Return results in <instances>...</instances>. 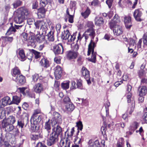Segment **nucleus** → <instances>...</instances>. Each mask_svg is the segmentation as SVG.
I'll return each instance as SVG.
<instances>
[{
  "label": "nucleus",
  "mask_w": 147,
  "mask_h": 147,
  "mask_svg": "<svg viewBox=\"0 0 147 147\" xmlns=\"http://www.w3.org/2000/svg\"><path fill=\"white\" fill-rule=\"evenodd\" d=\"M14 20L17 24H24V20L29 15V12L27 9L21 7L17 9L14 13Z\"/></svg>",
  "instance_id": "obj_1"
},
{
  "label": "nucleus",
  "mask_w": 147,
  "mask_h": 147,
  "mask_svg": "<svg viewBox=\"0 0 147 147\" xmlns=\"http://www.w3.org/2000/svg\"><path fill=\"white\" fill-rule=\"evenodd\" d=\"M120 22L119 17L115 14L113 17V19L109 23L110 28L113 30L114 34L117 36L119 35L123 32L122 27L120 25Z\"/></svg>",
  "instance_id": "obj_2"
},
{
  "label": "nucleus",
  "mask_w": 147,
  "mask_h": 147,
  "mask_svg": "<svg viewBox=\"0 0 147 147\" xmlns=\"http://www.w3.org/2000/svg\"><path fill=\"white\" fill-rule=\"evenodd\" d=\"M52 2V0H40V8L37 10L38 15H42L41 17H45L47 10L45 8L46 5L49 4H51Z\"/></svg>",
  "instance_id": "obj_3"
},
{
  "label": "nucleus",
  "mask_w": 147,
  "mask_h": 147,
  "mask_svg": "<svg viewBox=\"0 0 147 147\" xmlns=\"http://www.w3.org/2000/svg\"><path fill=\"white\" fill-rule=\"evenodd\" d=\"M59 136L52 132L50 134L49 140L47 142V145L49 146H50L55 144L58 140Z\"/></svg>",
  "instance_id": "obj_4"
},
{
  "label": "nucleus",
  "mask_w": 147,
  "mask_h": 147,
  "mask_svg": "<svg viewBox=\"0 0 147 147\" xmlns=\"http://www.w3.org/2000/svg\"><path fill=\"white\" fill-rule=\"evenodd\" d=\"M81 73L82 76L86 80L88 84V85H90L91 82L90 80L89 71L85 67H83L82 68Z\"/></svg>",
  "instance_id": "obj_5"
},
{
  "label": "nucleus",
  "mask_w": 147,
  "mask_h": 147,
  "mask_svg": "<svg viewBox=\"0 0 147 147\" xmlns=\"http://www.w3.org/2000/svg\"><path fill=\"white\" fill-rule=\"evenodd\" d=\"M53 51L55 55L62 54L63 52V49L61 44L59 43L54 46Z\"/></svg>",
  "instance_id": "obj_6"
},
{
  "label": "nucleus",
  "mask_w": 147,
  "mask_h": 147,
  "mask_svg": "<svg viewBox=\"0 0 147 147\" xmlns=\"http://www.w3.org/2000/svg\"><path fill=\"white\" fill-rule=\"evenodd\" d=\"M142 14L140 9H136L134 12L133 16L135 20L138 22H141L142 20L141 18Z\"/></svg>",
  "instance_id": "obj_7"
},
{
  "label": "nucleus",
  "mask_w": 147,
  "mask_h": 147,
  "mask_svg": "<svg viewBox=\"0 0 147 147\" xmlns=\"http://www.w3.org/2000/svg\"><path fill=\"white\" fill-rule=\"evenodd\" d=\"M2 123L3 127L7 131H11L14 129V126L13 125L10 124L9 122H5L4 119L3 120Z\"/></svg>",
  "instance_id": "obj_8"
},
{
  "label": "nucleus",
  "mask_w": 147,
  "mask_h": 147,
  "mask_svg": "<svg viewBox=\"0 0 147 147\" xmlns=\"http://www.w3.org/2000/svg\"><path fill=\"white\" fill-rule=\"evenodd\" d=\"M62 72V68L59 66H57L55 69L54 75L56 79H60L61 76Z\"/></svg>",
  "instance_id": "obj_9"
},
{
  "label": "nucleus",
  "mask_w": 147,
  "mask_h": 147,
  "mask_svg": "<svg viewBox=\"0 0 147 147\" xmlns=\"http://www.w3.org/2000/svg\"><path fill=\"white\" fill-rule=\"evenodd\" d=\"M52 132L59 136L62 134V128L60 126L56 124L52 129Z\"/></svg>",
  "instance_id": "obj_10"
},
{
  "label": "nucleus",
  "mask_w": 147,
  "mask_h": 147,
  "mask_svg": "<svg viewBox=\"0 0 147 147\" xmlns=\"http://www.w3.org/2000/svg\"><path fill=\"white\" fill-rule=\"evenodd\" d=\"M11 99L8 96H6L2 98L0 101V103L3 107H5L7 105H10Z\"/></svg>",
  "instance_id": "obj_11"
},
{
  "label": "nucleus",
  "mask_w": 147,
  "mask_h": 147,
  "mask_svg": "<svg viewBox=\"0 0 147 147\" xmlns=\"http://www.w3.org/2000/svg\"><path fill=\"white\" fill-rule=\"evenodd\" d=\"M34 92L36 93L40 94L43 91V87L42 84L40 83L36 84L33 87Z\"/></svg>",
  "instance_id": "obj_12"
},
{
  "label": "nucleus",
  "mask_w": 147,
  "mask_h": 147,
  "mask_svg": "<svg viewBox=\"0 0 147 147\" xmlns=\"http://www.w3.org/2000/svg\"><path fill=\"white\" fill-rule=\"evenodd\" d=\"M54 116L53 121L56 123H60L62 121V119L60 115L58 112H55L53 113Z\"/></svg>",
  "instance_id": "obj_13"
},
{
  "label": "nucleus",
  "mask_w": 147,
  "mask_h": 147,
  "mask_svg": "<svg viewBox=\"0 0 147 147\" xmlns=\"http://www.w3.org/2000/svg\"><path fill=\"white\" fill-rule=\"evenodd\" d=\"M94 26L93 22H88L87 24V26L89 28L86 31V32H90V35H93L95 33L93 27Z\"/></svg>",
  "instance_id": "obj_14"
},
{
  "label": "nucleus",
  "mask_w": 147,
  "mask_h": 147,
  "mask_svg": "<svg viewBox=\"0 0 147 147\" xmlns=\"http://www.w3.org/2000/svg\"><path fill=\"white\" fill-rule=\"evenodd\" d=\"M42 119V116L39 115H32L30 119L31 123L32 121H33V123L34 124H39Z\"/></svg>",
  "instance_id": "obj_15"
},
{
  "label": "nucleus",
  "mask_w": 147,
  "mask_h": 147,
  "mask_svg": "<svg viewBox=\"0 0 147 147\" xmlns=\"http://www.w3.org/2000/svg\"><path fill=\"white\" fill-rule=\"evenodd\" d=\"M124 18V22L125 27L127 29H130L132 26L131 21V17L129 16H125Z\"/></svg>",
  "instance_id": "obj_16"
},
{
  "label": "nucleus",
  "mask_w": 147,
  "mask_h": 147,
  "mask_svg": "<svg viewBox=\"0 0 147 147\" xmlns=\"http://www.w3.org/2000/svg\"><path fill=\"white\" fill-rule=\"evenodd\" d=\"M78 53L73 51H69L67 52V57L69 59H74L76 58Z\"/></svg>",
  "instance_id": "obj_17"
},
{
  "label": "nucleus",
  "mask_w": 147,
  "mask_h": 147,
  "mask_svg": "<svg viewBox=\"0 0 147 147\" xmlns=\"http://www.w3.org/2000/svg\"><path fill=\"white\" fill-rule=\"evenodd\" d=\"M96 47V45L95 43L93 42L92 40H91L88 46L87 54L88 56L90 55L91 52H92V53L93 49V51H94V48Z\"/></svg>",
  "instance_id": "obj_18"
},
{
  "label": "nucleus",
  "mask_w": 147,
  "mask_h": 147,
  "mask_svg": "<svg viewBox=\"0 0 147 147\" xmlns=\"http://www.w3.org/2000/svg\"><path fill=\"white\" fill-rule=\"evenodd\" d=\"M138 92L139 94L138 96H145L147 93V87L146 86L139 87Z\"/></svg>",
  "instance_id": "obj_19"
},
{
  "label": "nucleus",
  "mask_w": 147,
  "mask_h": 147,
  "mask_svg": "<svg viewBox=\"0 0 147 147\" xmlns=\"http://www.w3.org/2000/svg\"><path fill=\"white\" fill-rule=\"evenodd\" d=\"M28 122V119H20L18 121L17 125L19 127L22 128L23 127L24 125L26 127Z\"/></svg>",
  "instance_id": "obj_20"
},
{
  "label": "nucleus",
  "mask_w": 147,
  "mask_h": 147,
  "mask_svg": "<svg viewBox=\"0 0 147 147\" xmlns=\"http://www.w3.org/2000/svg\"><path fill=\"white\" fill-rule=\"evenodd\" d=\"M13 79L15 81L18 82L21 84H22L25 82V77L21 74Z\"/></svg>",
  "instance_id": "obj_21"
},
{
  "label": "nucleus",
  "mask_w": 147,
  "mask_h": 147,
  "mask_svg": "<svg viewBox=\"0 0 147 147\" xmlns=\"http://www.w3.org/2000/svg\"><path fill=\"white\" fill-rule=\"evenodd\" d=\"M90 32H86V31L84 33L83 35H82V37L81 36V35L80 34V33H79V35L78 37V40H77V42H78V40H81L82 38L83 37H85V38L86 40H86H87L88 38V36H92V37L93 38H94V37L95 36V33L93 35H90Z\"/></svg>",
  "instance_id": "obj_22"
},
{
  "label": "nucleus",
  "mask_w": 147,
  "mask_h": 147,
  "mask_svg": "<svg viewBox=\"0 0 147 147\" xmlns=\"http://www.w3.org/2000/svg\"><path fill=\"white\" fill-rule=\"evenodd\" d=\"M40 64L44 67L47 68L49 66V62L47 59L43 58L41 60Z\"/></svg>",
  "instance_id": "obj_23"
},
{
  "label": "nucleus",
  "mask_w": 147,
  "mask_h": 147,
  "mask_svg": "<svg viewBox=\"0 0 147 147\" xmlns=\"http://www.w3.org/2000/svg\"><path fill=\"white\" fill-rule=\"evenodd\" d=\"M21 101V98L19 96H12V100H11L10 104H16L18 105L20 102Z\"/></svg>",
  "instance_id": "obj_24"
},
{
  "label": "nucleus",
  "mask_w": 147,
  "mask_h": 147,
  "mask_svg": "<svg viewBox=\"0 0 147 147\" xmlns=\"http://www.w3.org/2000/svg\"><path fill=\"white\" fill-rule=\"evenodd\" d=\"M95 24L96 25L100 26L104 23V20L103 18L101 17H97L95 20Z\"/></svg>",
  "instance_id": "obj_25"
},
{
  "label": "nucleus",
  "mask_w": 147,
  "mask_h": 147,
  "mask_svg": "<svg viewBox=\"0 0 147 147\" xmlns=\"http://www.w3.org/2000/svg\"><path fill=\"white\" fill-rule=\"evenodd\" d=\"M70 35V34L69 30H67L65 31H64L63 34V33L62 32L61 38L62 39L68 40V38H69Z\"/></svg>",
  "instance_id": "obj_26"
},
{
  "label": "nucleus",
  "mask_w": 147,
  "mask_h": 147,
  "mask_svg": "<svg viewBox=\"0 0 147 147\" xmlns=\"http://www.w3.org/2000/svg\"><path fill=\"white\" fill-rule=\"evenodd\" d=\"M66 110L69 112H72L74 109V106L71 102L65 105Z\"/></svg>",
  "instance_id": "obj_27"
},
{
  "label": "nucleus",
  "mask_w": 147,
  "mask_h": 147,
  "mask_svg": "<svg viewBox=\"0 0 147 147\" xmlns=\"http://www.w3.org/2000/svg\"><path fill=\"white\" fill-rule=\"evenodd\" d=\"M13 73L12 75L14 77L16 78V76H19V75H21L20 72L19 70V69L17 67H14L12 69Z\"/></svg>",
  "instance_id": "obj_28"
},
{
  "label": "nucleus",
  "mask_w": 147,
  "mask_h": 147,
  "mask_svg": "<svg viewBox=\"0 0 147 147\" xmlns=\"http://www.w3.org/2000/svg\"><path fill=\"white\" fill-rule=\"evenodd\" d=\"M28 40L29 45L34 46L35 45V39L34 36L30 35L28 37Z\"/></svg>",
  "instance_id": "obj_29"
},
{
  "label": "nucleus",
  "mask_w": 147,
  "mask_h": 147,
  "mask_svg": "<svg viewBox=\"0 0 147 147\" xmlns=\"http://www.w3.org/2000/svg\"><path fill=\"white\" fill-rule=\"evenodd\" d=\"M11 26L10 27L8 30L6 34L7 35H9L13 33L14 32H15L16 30H15V28L13 26L12 23H11Z\"/></svg>",
  "instance_id": "obj_30"
},
{
  "label": "nucleus",
  "mask_w": 147,
  "mask_h": 147,
  "mask_svg": "<svg viewBox=\"0 0 147 147\" xmlns=\"http://www.w3.org/2000/svg\"><path fill=\"white\" fill-rule=\"evenodd\" d=\"M69 81H64L61 84V86L62 89L64 90H67L69 87Z\"/></svg>",
  "instance_id": "obj_31"
},
{
  "label": "nucleus",
  "mask_w": 147,
  "mask_h": 147,
  "mask_svg": "<svg viewBox=\"0 0 147 147\" xmlns=\"http://www.w3.org/2000/svg\"><path fill=\"white\" fill-rule=\"evenodd\" d=\"M90 13V10L88 7H87L85 11L81 13V14L84 18L86 19L88 17Z\"/></svg>",
  "instance_id": "obj_32"
},
{
  "label": "nucleus",
  "mask_w": 147,
  "mask_h": 147,
  "mask_svg": "<svg viewBox=\"0 0 147 147\" xmlns=\"http://www.w3.org/2000/svg\"><path fill=\"white\" fill-rule=\"evenodd\" d=\"M0 144L1 145H4L7 146L6 147H9L11 146L9 144L7 143L6 141H5L4 137L2 136L0 137Z\"/></svg>",
  "instance_id": "obj_33"
},
{
  "label": "nucleus",
  "mask_w": 147,
  "mask_h": 147,
  "mask_svg": "<svg viewBox=\"0 0 147 147\" xmlns=\"http://www.w3.org/2000/svg\"><path fill=\"white\" fill-rule=\"evenodd\" d=\"M48 24L42 21L40 29H42L43 32H45V34L46 33V32L48 29Z\"/></svg>",
  "instance_id": "obj_34"
},
{
  "label": "nucleus",
  "mask_w": 147,
  "mask_h": 147,
  "mask_svg": "<svg viewBox=\"0 0 147 147\" xmlns=\"http://www.w3.org/2000/svg\"><path fill=\"white\" fill-rule=\"evenodd\" d=\"M31 123V129L32 131L33 132H36L37 131L38 129L39 126V124H34L33 123L32 124V123Z\"/></svg>",
  "instance_id": "obj_35"
},
{
  "label": "nucleus",
  "mask_w": 147,
  "mask_h": 147,
  "mask_svg": "<svg viewBox=\"0 0 147 147\" xmlns=\"http://www.w3.org/2000/svg\"><path fill=\"white\" fill-rule=\"evenodd\" d=\"M42 137V135L40 133L39 134H32L30 136L31 140H37L39 138H41Z\"/></svg>",
  "instance_id": "obj_36"
},
{
  "label": "nucleus",
  "mask_w": 147,
  "mask_h": 147,
  "mask_svg": "<svg viewBox=\"0 0 147 147\" xmlns=\"http://www.w3.org/2000/svg\"><path fill=\"white\" fill-rule=\"evenodd\" d=\"M34 56L35 59H37L40 58L42 55V53L38 52L34 49H32Z\"/></svg>",
  "instance_id": "obj_37"
},
{
  "label": "nucleus",
  "mask_w": 147,
  "mask_h": 147,
  "mask_svg": "<svg viewBox=\"0 0 147 147\" xmlns=\"http://www.w3.org/2000/svg\"><path fill=\"white\" fill-rule=\"evenodd\" d=\"M96 53L94 52L93 49V51L92 53L91 58L89 59V61L93 63H95L96 59Z\"/></svg>",
  "instance_id": "obj_38"
},
{
  "label": "nucleus",
  "mask_w": 147,
  "mask_h": 147,
  "mask_svg": "<svg viewBox=\"0 0 147 147\" xmlns=\"http://www.w3.org/2000/svg\"><path fill=\"white\" fill-rule=\"evenodd\" d=\"M44 127L45 130H46V131H47L48 133V134L49 132H50L51 129L50 123L49 121H48L47 122L45 123Z\"/></svg>",
  "instance_id": "obj_39"
},
{
  "label": "nucleus",
  "mask_w": 147,
  "mask_h": 147,
  "mask_svg": "<svg viewBox=\"0 0 147 147\" xmlns=\"http://www.w3.org/2000/svg\"><path fill=\"white\" fill-rule=\"evenodd\" d=\"M131 92H127L126 94V96L127 99V102L128 103H130V104L132 105V102L134 101L133 100H131Z\"/></svg>",
  "instance_id": "obj_40"
},
{
  "label": "nucleus",
  "mask_w": 147,
  "mask_h": 147,
  "mask_svg": "<svg viewBox=\"0 0 147 147\" xmlns=\"http://www.w3.org/2000/svg\"><path fill=\"white\" fill-rule=\"evenodd\" d=\"M19 55L22 59L21 61H24L25 60L26 56L24 51L21 50L19 51Z\"/></svg>",
  "instance_id": "obj_41"
},
{
  "label": "nucleus",
  "mask_w": 147,
  "mask_h": 147,
  "mask_svg": "<svg viewBox=\"0 0 147 147\" xmlns=\"http://www.w3.org/2000/svg\"><path fill=\"white\" fill-rule=\"evenodd\" d=\"M0 40L2 42L1 46L2 47H5L7 44V41L5 36H2L0 38Z\"/></svg>",
  "instance_id": "obj_42"
},
{
  "label": "nucleus",
  "mask_w": 147,
  "mask_h": 147,
  "mask_svg": "<svg viewBox=\"0 0 147 147\" xmlns=\"http://www.w3.org/2000/svg\"><path fill=\"white\" fill-rule=\"evenodd\" d=\"M34 57L32 49L31 51H29L27 53L26 57L29 60L32 61Z\"/></svg>",
  "instance_id": "obj_43"
},
{
  "label": "nucleus",
  "mask_w": 147,
  "mask_h": 147,
  "mask_svg": "<svg viewBox=\"0 0 147 147\" xmlns=\"http://www.w3.org/2000/svg\"><path fill=\"white\" fill-rule=\"evenodd\" d=\"M139 124L136 122H134L131 126V130L133 132H134L138 127L139 126Z\"/></svg>",
  "instance_id": "obj_44"
},
{
  "label": "nucleus",
  "mask_w": 147,
  "mask_h": 147,
  "mask_svg": "<svg viewBox=\"0 0 147 147\" xmlns=\"http://www.w3.org/2000/svg\"><path fill=\"white\" fill-rule=\"evenodd\" d=\"M76 126L78 127V131L77 132V135L78 134L79 132V130L81 131L83 127V125L82 123V122L81 121H79L78 122L76 123Z\"/></svg>",
  "instance_id": "obj_45"
},
{
  "label": "nucleus",
  "mask_w": 147,
  "mask_h": 147,
  "mask_svg": "<svg viewBox=\"0 0 147 147\" xmlns=\"http://www.w3.org/2000/svg\"><path fill=\"white\" fill-rule=\"evenodd\" d=\"M10 8L11 7L9 4H5L4 6V14H7L9 12Z\"/></svg>",
  "instance_id": "obj_46"
},
{
  "label": "nucleus",
  "mask_w": 147,
  "mask_h": 147,
  "mask_svg": "<svg viewBox=\"0 0 147 147\" xmlns=\"http://www.w3.org/2000/svg\"><path fill=\"white\" fill-rule=\"evenodd\" d=\"M22 3V1L20 0H17L13 4V8H17L18 6H20Z\"/></svg>",
  "instance_id": "obj_47"
},
{
  "label": "nucleus",
  "mask_w": 147,
  "mask_h": 147,
  "mask_svg": "<svg viewBox=\"0 0 147 147\" xmlns=\"http://www.w3.org/2000/svg\"><path fill=\"white\" fill-rule=\"evenodd\" d=\"M124 141L122 138L118 142L117 144V147H124Z\"/></svg>",
  "instance_id": "obj_48"
},
{
  "label": "nucleus",
  "mask_w": 147,
  "mask_h": 147,
  "mask_svg": "<svg viewBox=\"0 0 147 147\" xmlns=\"http://www.w3.org/2000/svg\"><path fill=\"white\" fill-rule=\"evenodd\" d=\"M76 88L82 89V83L81 80H76Z\"/></svg>",
  "instance_id": "obj_49"
},
{
  "label": "nucleus",
  "mask_w": 147,
  "mask_h": 147,
  "mask_svg": "<svg viewBox=\"0 0 147 147\" xmlns=\"http://www.w3.org/2000/svg\"><path fill=\"white\" fill-rule=\"evenodd\" d=\"M42 22V21L38 20L37 21L34 23L36 28L38 29L39 28L40 26L41 27Z\"/></svg>",
  "instance_id": "obj_50"
},
{
  "label": "nucleus",
  "mask_w": 147,
  "mask_h": 147,
  "mask_svg": "<svg viewBox=\"0 0 147 147\" xmlns=\"http://www.w3.org/2000/svg\"><path fill=\"white\" fill-rule=\"evenodd\" d=\"M16 121L14 117L12 116L11 118L8 119L7 122H9L10 124H13Z\"/></svg>",
  "instance_id": "obj_51"
},
{
  "label": "nucleus",
  "mask_w": 147,
  "mask_h": 147,
  "mask_svg": "<svg viewBox=\"0 0 147 147\" xmlns=\"http://www.w3.org/2000/svg\"><path fill=\"white\" fill-rule=\"evenodd\" d=\"M141 84L142 86H147V78H143L141 80Z\"/></svg>",
  "instance_id": "obj_52"
},
{
  "label": "nucleus",
  "mask_w": 147,
  "mask_h": 147,
  "mask_svg": "<svg viewBox=\"0 0 147 147\" xmlns=\"http://www.w3.org/2000/svg\"><path fill=\"white\" fill-rule=\"evenodd\" d=\"M143 41L144 44L147 45V33L144 34L143 37Z\"/></svg>",
  "instance_id": "obj_53"
},
{
  "label": "nucleus",
  "mask_w": 147,
  "mask_h": 147,
  "mask_svg": "<svg viewBox=\"0 0 147 147\" xmlns=\"http://www.w3.org/2000/svg\"><path fill=\"white\" fill-rule=\"evenodd\" d=\"M11 131H12V134L15 136L17 135L19 132L18 128L17 127H14Z\"/></svg>",
  "instance_id": "obj_54"
},
{
  "label": "nucleus",
  "mask_w": 147,
  "mask_h": 147,
  "mask_svg": "<svg viewBox=\"0 0 147 147\" xmlns=\"http://www.w3.org/2000/svg\"><path fill=\"white\" fill-rule=\"evenodd\" d=\"M63 101L64 103L66 104L71 102L70 99L68 96L65 97L63 99Z\"/></svg>",
  "instance_id": "obj_55"
},
{
  "label": "nucleus",
  "mask_w": 147,
  "mask_h": 147,
  "mask_svg": "<svg viewBox=\"0 0 147 147\" xmlns=\"http://www.w3.org/2000/svg\"><path fill=\"white\" fill-rule=\"evenodd\" d=\"M135 106V103L134 101L132 102V104L131 106V107H130V110L129 111V114H131L132 112L134 110V109Z\"/></svg>",
  "instance_id": "obj_56"
},
{
  "label": "nucleus",
  "mask_w": 147,
  "mask_h": 147,
  "mask_svg": "<svg viewBox=\"0 0 147 147\" xmlns=\"http://www.w3.org/2000/svg\"><path fill=\"white\" fill-rule=\"evenodd\" d=\"M75 38V37L74 36V33L73 35L69 36V38L68 39V41L69 42H71L74 41Z\"/></svg>",
  "instance_id": "obj_57"
},
{
  "label": "nucleus",
  "mask_w": 147,
  "mask_h": 147,
  "mask_svg": "<svg viewBox=\"0 0 147 147\" xmlns=\"http://www.w3.org/2000/svg\"><path fill=\"white\" fill-rule=\"evenodd\" d=\"M113 0H106V3L108 6L109 8H111L112 5Z\"/></svg>",
  "instance_id": "obj_58"
},
{
  "label": "nucleus",
  "mask_w": 147,
  "mask_h": 147,
  "mask_svg": "<svg viewBox=\"0 0 147 147\" xmlns=\"http://www.w3.org/2000/svg\"><path fill=\"white\" fill-rule=\"evenodd\" d=\"M71 86L70 87L71 89H75L76 88V83L74 81H71Z\"/></svg>",
  "instance_id": "obj_59"
},
{
  "label": "nucleus",
  "mask_w": 147,
  "mask_h": 147,
  "mask_svg": "<svg viewBox=\"0 0 147 147\" xmlns=\"http://www.w3.org/2000/svg\"><path fill=\"white\" fill-rule=\"evenodd\" d=\"M65 145L64 147H70V140L67 138H65Z\"/></svg>",
  "instance_id": "obj_60"
},
{
  "label": "nucleus",
  "mask_w": 147,
  "mask_h": 147,
  "mask_svg": "<svg viewBox=\"0 0 147 147\" xmlns=\"http://www.w3.org/2000/svg\"><path fill=\"white\" fill-rule=\"evenodd\" d=\"M38 78V76L37 74H35L32 76L33 81L35 82H36Z\"/></svg>",
  "instance_id": "obj_61"
},
{
  "label": "nucleus",
  "mask_w": 147,
  "mask_h": 147,
  "mask_svg": "<svg viewBox=\"0 0 147 147\" xmlns=\"http://www.w3.org/2000/svg\"><path fill=\"white\" fill-rule=\"evenodd\" d=\"M34 19L32 18H29L27 19V22L29 25H31L34 23Z\"/></svg>",
  "instance_id": "obj_62"
},
{
  "label": "nucleus",
  "mask_w": 147,
  "mask_h": 147,
  "mask_svg": "<svg viewBox=\"0 0 147 147\" xmlns=\"http://www.w3.org/2000/svg\"><path fill=\"white\" fill-rule=\"evenodd\" d=\"M88 147H96V145L94 144V142H92L91 140H89L88 142Z\"/></svg>",
  "instance_id": "obj_63"
},
{
  "label": "nucleus",
  "mask_w": 147,
  "mask_h": 147,
  "mask_svg": "<svg viewBox=\"0 0 147 147\" xmlns=\"http://www.w3.org/2000/svg\"><path fill=\"white\" fill-rule=\"evenodd\" d=\"M35 147H47L44 144L41 142H38Z\"/></svg>",
  "instance_id": "obj_64"
}]
</instances>
